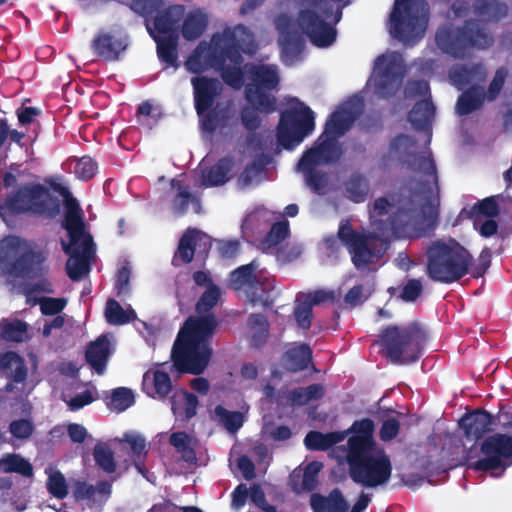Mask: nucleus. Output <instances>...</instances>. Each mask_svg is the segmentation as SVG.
Returning a JSON list of instances; mask_svg holds the SVG:
<instances>
[{"label": "nucleus", "mask_w": 512, "mask_h": 512, "mask_svg": "<svg viewBox=\"0 0 512 512\" xmlns=\"http://www.w3.org/2000/svg\"><path fill=\"white\" fill-rule=\"evenodd\" d=\"M404 74L402 56L396 52H387L376 59L366 91L379 98H386L399 88Z\"/></svg>", "instance_id": "12"}, {"label": "nucleus", "mask_w": 512, "mask_h": 512, "mask_svg": "<svg viewBox=\"0 0 512 512\" xmlns=\"http://www.w3.org/2000/svg\"><path fill=\"white\" fill-rule=\"evenodd\" d=\"M64 198V227L69 236V243L62 241V248L69 259L66 270L72 280H79L90 271L91 261L95 255L92 238L84 231L82 211L77 200L72 197L67 187H55Z\"/></svg>", "instance_id": "6"}, {"label": "nucleus", "mask_w": 512, "mask_h": 512, "mask_svg": "<svg viewBox=\"0 0 512 512\" xmlns=\"http://www.w3.org/2000/svg\"><path fill=\"white\" fill-rule=\"evenodd\" d=\"M348 197L354 202L364 201L368 193V184L365 178L360 176L352 177L347 183Z\"/></svg>", "instance_id": "48"}, {"label": "nucleus", "mask_w": 512, "mask_h": 512, "mask_svg": "<svg viewBox=\"0 0 512 512\" xmlns=\"http://www.w3.org/2000/svg\"><path fill=\"white\" fill-rule=\"evenodd\" d=\"M322 468L323 464L318 461H313L306 465L302 473L301 490L310 491L316 486L317 476Z\"/></svg>", "instance_id": "51"}, {"label": "nucleus", "mask_w": 512, "mask_h": 512, "mask_svg": "<svg viewBox=\"0 0 512 512\" xmlns=\"http://www.w3.org/2000/svg\"><path fill=\"white\" fill-rule=\"evenodd\" d=\"M476 10L482 21H498L507 13V7L497 0H481Z\"/></svg>", "instance_id": "38"}, {"label": "nucleus", "mask_w": 512, "mask_h": 512, "mask_svg": "<svg viewBox=\"0 0 512 512\" xmlns=\"http://www.w3.org/2000/svg\"><path fill=\"white\" fill-rule=\"evenodd\" d=\"M219 297L218 287L209 285L197 303L198 315L190 317L180 330L172 350L174 365L180 372L200 374L206 368L211 355L208 339L216 327L209 311Z\"/></svg>", "instance_id": "3"}, {"label": "nucleus", "mask_w": 512, "mask_h": 512, "mask_svg": "<svg viewBox=\"0 0 512 512\" xmlns=\"http://www.w3.org/2000/svg\"><path fill=\"white\" fill-rule=\"evenodd\" d=\"M1 335L9 341L20 342L26 338L27 325L19 320L3 321L0 324Z\"/></svg>", "instance_id": "46"}, {"label": "nucleus", "mask_w": 512, "mask_h": 512, "mask_svg": "<svg viewBox=\"0 0 512 512\" xmlns=\"http://www.w3.org/2000/svg\"><path fill=\"white\" fill-rule=\"evenodd\" d=\"M302 253V247L299 245L280 246L277 249L276 256L281 262H289L297 259Z\"/></svg>", "instance_id": "61"}, {"label": "nucleus", "mask_w": 512, "mask_h": 512, "mask_svg": "<svg viewBox=\"0 0 512 512\" xmlns=\"http://www.w3.org/2000/svg\"><path fill=\"white\" fill-rule=\"evenodd\" d=\"M390 158L416 173L419 182L413 199H377L370 210L373 233L355 232L348 222H341L338 237L347 248L357 269L376 264L395 237H421L434 228L438 217L439 191L434 161L428 150L420 151L408 135L395 137L389 148Z\"/></svg>", "instance_id": "1"}, {"label": "nucleus", "mask_w": 512, "mask_h": 512, "mask_svg": "<svg viewBox=\"0 0 512 512\" xmlns=\"http://www.w3.org/2000/svg\"><path fill=\"white\" fill-rule=\"evenodd\" d=\"M0 470L6 473L16 472L23 476L32 475V466L23 457L10 454L0 460Z\"/></svg>", "instance_id": "41"}, {"label": "nucleus", "mask_w": 512, "mask_h": 512, "mask_svg": "<svg viewBox=\"0 0 512 512\" xmlns=\"http://www.w3.org/2000/svg\"><path fill=\"white\" fill-rule=\"evenodd\" d=\"M240 51L252 53V35L242 25L227 28L213 35L210 43L201 42L185 62L191 73H202L209 68L221 71L223 80L234 88H240L244 75L248 74L246 106L242 121L246 128L255 129L259 124L260 113L275 110V98L266 91L275 89L279 82L276 66H245L241 69Z\"/></svg>", "instance_id": "2"}, {"label": "nucleus", "mask_w": 512, "mask_h": 512, "mask_svg": "<svg viewBox=\"0 0 512 512\" xmlns=\"http://www.w3.org/2000/svg\"><path fill=\"white\" fill-rule=\"evenodd\" d=\"M474 227L484 237H490L497 231V223L493 218H482L480 216H476L474 220Z\"/></svg>", "instance_id": "59"}, {"label": "nucleus", "mask_w": 512, "mask_h": 512, "mask_svg": "<svg viewBox=\"0 0 512 512\" xmlns=\"http://www.w3.org/2000/svg\"><path fill=\"white\" fill-rule=\"evenodd\" d=\"M485 78V70L477 65L471 69L465 67L455 68L450 73V79L459 89L472 85L471 89L464 92L457 102V112L465 115L480 106L483 101V91L477 85Z\"/></svg>", "instance_id": "14"}, {"label": "nucleus", "mask_w": 512, "mask_h": 512, "mask_svg": "<svg viewBox=\"0 0 512 512\" xmlns=\"http://www.w3.org/2000/svg\"><path fill=\"white\" fill-rule=\"evenodd\" d=\"M263 171V163L260 160H253L246 164L245 169L238 178V185L247 188L260 182Z\"/></svg>", "instance_id": "44"}, {"label": "nucleus", "mask_w": 512, "mask_h": 512, "mask_svg": "<svg viewBox=\"0 0 512 512\" xmlns=\"http://www.w3.org/2000/svg\"><path fill=\"white\" fill-rule=\"evenodd\" d=\"M314 113L303 103L293 100L281 114L277 141L285 149H293L314 130Z\"/></svg>", "instance_id": "11"}, {"label": "nucleus", "mask_w": 512, "mask_h": 512, "mask_svg": "<svg viewBox=\"0 0 512 512\" xmlns=\"http://www.w3.org/2000/svg\"><path fill=\"white\" fill-rule=\"evenodd\" d=\"M0 373L14 382H22L26 377L23 360L14 352L0 356Z\"/></svg>", "instance_id": "28"}, {"label": "nucleus", "mask_w": 512, "mask_h": 512, "mask_svg": "<svg viewBox=\"0 0 512 512\" xmlns=\"http://www.w3.org/2000/svg\"><path fill=\"white\" fill-rule=\"evenodd\" d=\"M361 110L359 98L342 104L327 121L325 131L316 145L300 159L297 170L304 174L307 185L316 193H324L328 184V178L321 173L320 167L339 157L340 150L336 139L351 127Z\"/></svg>", "instance_id": "5"}, {"label": "nucleus", "mask_w": 512, "mask_h": 512, "mask_svg": "<svg viewBox=\"0 0 512 512\" xmlns=\"http://www.w3.org/2000/svg\"><path fill=\"white\" fill-rule=\"evenodd\" d=\"M414 332L407 328L389 327L383 331L380 343L386 356L393 362L408 363L419 356V347Z\"/></svg>", "instance_id": "16"}, {"label": "nucleus", "mask_w": 512, "mask_h": 512, "mask_svg": "<svg viewBox=\"0 0 512 512\" xmlns=\"http://www.w3.org/2000/svg\"><path fill=\"white\" fill-rule=\"evenodd\" d=\"M475 217L493 218L498 213V207L494 199L487 198L473 208Z\"/></svg>", "instance_id": "57"}, {"label": "nucleus", "mask_w": 512, "mask_h": 512, "mask_svg": "<svg viewBox=\"0 0 512 512\" xmlns=\"http://www.w3.org/2000/svg\"><path fill=\"white\" fill-rule=\"evenodd\" d=\"M133 391L125 387H119L112 391L108 407L111 410L122 412L134 404Z\"/></svg>", "instance_id": "42"}, {"label": "nucleus", "mask_w": 512, "mask_h": 512, "mask_svg": "<svg viewBox=\"0 0 512 512\" xmlns=\"http://www.w3.org/2000/svg\"><path fill=\"white\" fill-rule=\"evenodd\" d=\"M66 306V300L61 298H42L40 300V309L43 314L55 315L61 312Z\"/></svg>", "instance_id": "56"}, {"label": "nucleus", "mask_w": 512, "mask_h": 512, "mask_svg": "<svg viewBox=\"0 0 512 512\" xmlns=\"http://www.w3.org/2000/svg\"><path fill=\"white\" fill-rule=\"evenodd\" d=\"M249 334L254 345L265 339L268 331L266 319L261 315H252L248 322Z\"/></svg>", "instance_id": "49"}, {"label": "nucleus", "mask_w": 512, "mask_h": 512, "mask_svg": "<svg viewBox=\"0 0 512 512\" xmlns=\"http://www.w3.org/2000/svg\"><path fill=\"white\" fill-rule=\"evenodd\" d=\"M294 315L298 326L302 329H308L311 325L312 307L299 296L297 298Z\"/></svg>", "instance_id": "53"}, {"label": "nucleus", "mask_w": 512, "mask_h": 512, "mask_svg": "<svg viewBox=\"0 0 512 512\" xmlns=\"http://www.w3.org/2000/svg\"><path fill=\"white\" fill-rule=\"evenodd\" d=\"M324 394V388L320 384H313L307 388H299L291 391L288 400L292 405H305L320 399Z\"/></svg>", "instance_id": "37"}, {"label": "nucleus", "mask_w": 512, "mask_h": 512, "mask_svg": "<svg viewBox=\"0 0 512 512\" xmlns=\"http://www.w3.org/2000/svg\"><path fill=\"white\" fill-rule=\"evenodd\" d=\"M207 26V17L200 11L188 13L182 25V35L186 40H194L200 37Z\"/></svg>", "instance_id": "31"}, {"label": "nucleus", "mask_w": 512, "mask_h": 512, "mask_svg": "<svg viewBox=\"0 0 512 512\" xmlns=\"http://www.w3.org/2000/svg\"><path fill=\"white\" fill-rule=\"evenodd\" d=\"M428 4L425 0H395L390 13L388 31L405 45L421 39L428 26Z\"/></svg>", "instance_id": "8"}, {"label": "nucleus", "mask_w": 512, "mask_h": 512, "mask_svg": "<svg viewBox=\"0 0 512 512\" xmlns=\"http://www.w3.org/2000/svg\"><path fill=\"white\" fill-rule=\"evenodd\" d=\"M311 360V350L307 345H300L290 349L285 357L284 364L288 370L299 371L307 367Z\"/></svg>", "instance_id": "34"}, {"label": "nucleus", "mask_w": 512, "mask_h": 512, "mask_svg": "<svg viewBox=\"0 0 512 512\" xmlns=\"http://www.w3.org/2000/svg\"><path fill=\"white\" fill-rule=\"evenodd\" d=\"M135 312L131 307L124 309L121 305L110 299L106 303L105 318L112 325H123L135 318Z\"/></svg>", "instance_id": "35"}, {"label": "nucleus", "mask_w": 512, "mask_h": 512, "mask_svg": "<svg viewBox=\"0 0 512 512\" xmlns=\"http://www.w3.org/2000/svg\"><path fill=\"white\" fill-rule=\"evenodd\" d=\"M240 160L239 156L225 157L209 170H202L201 185L213 187L225 184L233 176Z\"/></svg>", "instance_id": "21"}, {"label": "nucleus", "mask_w": 512, "mask_h": 512, "mask_svg": "<svg viewBox=\"0 0 512 512\" xmlns=\"http://www.w3.org/2000/svg\"><path fill=\"white\" fill-rule=\"evenodd\" d=\"M471 264V254L454 239L436 240L428 247L427 273L435 281H457L468 273Z\"/></svg>", "instance_id": "7"}, {"label": "nucleus", "mask_w": 512, "mask_h": 512, "mask_svg": "<svg viewBox=\"0 0 512 512\" xmlns=\"http://www.w3.org/2000/svg\"><path fill=\"white\" fill-rule=\"evenodd\" d=\"M399 421L395 418H388L384 421L380 429V437L383 441H389L393 439L399 431Z\"/></svg>", "instance_id": "63"}, {"label": "nucleus", "mask_w": 512, "mask_h": 512, "mask_svg": "<svg viewBox=\"0 0 512 512\" xmlns=\"http://www.w3.org/2000/svg\"><path fill=\"white\" fill-rule=\"evenodd\" d=\"M172 411L178 419H189L196 414L197 398L186 391L176 392L171 400Z\"/></svg>", "instance_id": "29"}, {"label": "nucleus", "mask_w": 512, "mask_h": 512, "mask_svg": "<svg viewBox=\"0 0 512 512\" xmlns=\"http://www.w3.org/2000/svg\"><path fill=\"white\" fill-rule=\"evenodd\" d=\"M191 84L194 90L195 107L201 118L202 128L206 131H213L216 129V124L207 112L215 97L220 93L222 85L218 80L206 77H194Z\"/></svg>", "instance_id": "18"}, {"label": "nucleus", "mask_w": 512, "mask_h": 512, "mask_svg": "<svg viewBox=\"0 0 512 512\" xmlns=\"http://www.w3.org/2000/svg\"><path fill=\"white\" fill-rule=\"evenodd\" d=\"M212 418L214 421L222 424L228 431H237L244 422V416L240 412H231L218 405L215 407Z\"/></svg>", "instance_id": "39"}, {"label": "nucleus", "mask_w": 512, "mask_h": 512, "mask_svg": "<svg viewBox=\"0 0 512 512\" xmlns=\"http://www.w3.org/2000/svg\"><path fill=\"white\" fill-rule=\"evenodd\" d=\"M51 197L47 189L42 186L21 189L16 197L0 202V216L8 222V212L18 213L32 211L44 213L48 209Z\"/></svg>", "instance_id": "17"}, {"label": "nucleus", "mask_w": 512, "mask_h": 512, "mask_svg": "<svg viewBox=\"0 0 512 512\" xmlns=\"http://www.w3.org/2000/svg\"><path fill=\"white\" fill-rule=\"evenodd\" d=\"M369 292L365 291L362 286L351 288L345 296V303L351 307L361 304L367 297Z\"/></svg>", "instance_id": "62"}, {"label": "nucleus", "mask_w": 512, "mask_h": 512, "mask_svg": "<svg viewBox=\"0 0 512 512\" xmlns=\"http://www.w3.org/2000/svg\"><path fill=\"white\" fill-rule=\"evenodd\" d=\"M184 14L182 5H174L155 18L147 21L146 27L157 43L159 58L169 65L176 66L177 61V24Z\"/></svg>", "instance_id": "10"}, {"label": "nucleus", "mask_w": 512, "mask_h": 512, "mask_svg": "<svg viewBox=\"0 0 512 512\" xmlns=\"http://www.w3.org/2000/svg\"><path fill=\"white\" fill-rule=\"evenodd\" d=\"M46 256L38 244L15 236L0 241V263L11 264V274L33 277L41 273Z\"/></svg>", "instance_id": "9"}, {"label": "nucleus", "mask_w": 512, "mask_h": 512, "mask_svg": "<svg viewBox=\"0 0 512 512\" xmlns=\"http://www.w3.org/2000/svg\"><path fill=\"white\" fill-rule=\"evenodd\" d=\"M34 430L32 422L28 419H18L11 422L9 431L16 439H28Z\"/></svg>", "instance_id": "54"}, {"label": "nucleus", "mask_w": 512, "mask_h": 512, "mask_svg": "<svg viewBox=\"0 0 512 512\" xmlns=\"http://www.w3.org/2000/svg\"><path fill=\"white\" fill-rule=\"evenodd\" d=\"M94 458L97 464L106 472L111 473L115 470L112 452L105 444L95 446Z\"/></svg>", "instance_id": "50"}, {"label": "nucleus", "mask_w": 512, "mask_h": 512, "mask_svg": "<svg viewBox=\"0 0 512 512\" xmlns=\"http://www.w3.org/2000/svg\"><path fill=\"white\" fill-rule=\"evenodd\" d=\"M493 419L487 412H475L463 417L460 426L469 438L477 439L490 430Z\"/></svg>", "instance_id": "27"}, {"label": "nucleus", "mask_w": 512, "mask_h": 512, "mask_svg": "<svg viewBox=\"0 0 512 512\" xmlns=\"http://www.w3.org/2000/svg\"><path fill=\"white\" fill-rule=\"evenodd\" d=\"M160 115V108L153 106L150 102H143L138 108L139 122L146 126L152 125V122L148 118H151L153 122H155L160 117Z\"/></svg>", "instance_id": "55"}, {"label": "nucleus", "mask_w": 512, "mask_h": 512, "mask_svg": "<svg viewBox=\"0 0 512 512\" xmlns=\"http://www.w3.org/2000/svg\"><path fill=\"white\" fill-rule=\"evenodd\" d=\"M120 442H125L130 446L137 471L148 479L145 468L140 463L142 455L146 453V443L144 438L137 433L129 432L124 434V437Z\"/></svg>", "instance_id": "36"}, {"label": "nucleus", "mask_w": 512, "mask_h": 512, "mask_svg": "<svg viewBox=\"0 0 512 512\" xmlns=\"http://www.w3.org/2000/svg\"><path fill=\"white\" fill-rule=\"evenodd\" d=\"M46 474L48 475L47 488L49 492L59 499L66 497L68 488L64 475L53 468L47 469Z\"/></svg>", "instance_id": "45"}, {"label": "nucleus", "mask_w": 512, "mask_h": 512, "mask_svg": "<svg viewBox=\"0 0 512 512\" xmlns=\"http://www.w3.org/2000/svg\"><path fill=\"white\" fill-rule=\"evenodd\" d=\"M169 442L184 461L189 463L194 462L196 459L195 447L197 445V441L194 437L184 432H175L170 436Z\"/></svg>", "instance_id": "32"}, {"label": "nucleus", "mask_w": 512, "mask_h": 512, "mask_svg": "<svg viewBox=\"0 0 512 512\" xmlns=\"http://www.w3.org/2000/svg\"><path fill=\"white\" fill-rule=\"evenodd\" d=\"M266 280V273L255 261L239 267L230 274V283L235 290L264 286Z\"/></svg>", "instance_id": "22"}, {"label": "nucleus", "mask_w": 512, "mask_h": 512, "mask_svg": "<svg viewBox=\"0 0 512 512\" xmlns=\"http://www.w3.org/2000/svg\"><path fill=\"white\" fill-rule=\"evenodd\" d=\"M373 430L374 423L370 419L354 422L347 450L342 451L343 455L334 451L339 463L346 460L349 464L352 480L371 488L385 485L392 474L390 458L375 445Z\"/></svg>", "instance_id": "4"}, {"label": "nucleus", "mask_w": 512, "mask_h": 512, "mask_svg": "<svg viewBox=\"0 0 512 512\" xmlns=\"http://www.w3.org/2000/svg\"><path fill=\"white\" fill-rule=\"evenodd\" d=\"M475 470L506 469L512 465V436L495 434L481 446V457L470 462Z\"/></svg>", "instance_id": "15"}, {"label": "nucleus", "mask_w": 512, "mask_h": 512, "mask_svg": "<svg viewBox=\"0 0 512 512\" xmlns=\"http://www.w3.org/2000/svg\"><path fill=\"white\" fill-rule=\"evenodd\" d=\"M347 432L320 433L316 431L309 432L305 437V445L310 450H326L332 445L343 441Z\"/></svg>", "instance_id": "30"}, {"label": "nucleus", "mask_w": 512, "mask_h": 512, "mask_svg": "<svg viewBox=\"0 0 512 512\" xmlns=\"http://www.w3.org/2000/svg\"><path fill=\"white\" fill-rule=\"evenodd\" d=\"M250 498L264 512H275L276 511L274 506L266 503L264 493L259 486H253L250 489Z\"/></svg>", "instance_id": "64"}, {"label": "nucleus", "mask_w": 512, "mask_h": 512, "mask_svg": "<svg viewBox=\"0 0 512 512\" xmlns=\"http://www.w3.org/2000/svg\"><path fill=\"white\" fill-rule=\"evenodd\" d=\"M72 164L74 165L73 172L75 173L76 177L81 180L91 179L97 171L96 163L87 156L72 160L70 165Z\"/></svg>", "instance_id": "47"}, {"label": "nucleus", "mask_w": 512, "mask_h": 512, "mask_svg": "<svg viewBox=\"0 0 512 512\" xmlns=\"http://www.w3.org/2000/svg\"><path fill=\"white\" fill-rule=\"evenodd\" d=\"M128 46L126 34L120 29L100 31L92 41L94 53L106 61H115Z\"/></svg>", "instance_id": "19"}, {"label": "nucleus", "mask_w": 512, "mask_h": 512, "mask_svg": "<svg viewBox=\"0 0 512 512\" xmlns=\"http://www.w3.org/2000/svg\"><path fill=\"white\" fill-rule=\"evenodd\" d=\"M62 399L67 403L71 410H79L92 403L96 399V389L92 386L80 385L74 383L71 388H67Z\"/></svg>", "instance_id": "24"}, {"label": "nucleus", "mask_w": 512, "mask_h": 512, "mask_svg": "<svg viewBox=\"0 0 512 512\" xmlns=\"http://www.w3.org/2000/svg\"><path fill=\"white\" fill-rule=\"evenodd\" d=\"M299 297L304 300L306 303H309L311 307L316 304H320L322 302H325L327 300L334 299L335 295L332 291H326V290H317L314 292H310L307 294H301Z\"/></svg>", "instance_id": "60"}, {"label": "nucleus", "mask_w": 512, "mask_h": 512, "mask_svg": "<svg viewBox=\"0 0 512 512\" xmlns=\"http://www.w3.org/2000/svg\"><path fill=\"white\" fill-rule=\"evenodd\" d=\"M73 496L77 500H89L96 503V489L84 482H76L73 488Z\"/></svg>", "instance_id": "58"}, {"label": "nucleus", "mask_w": 512, "mask_h": 512, "mask_svg": "<svg viewBox=\"0 0 512 512\" xmlns=\"http://www.w3.org/2000/svg\"><path fill=\"white\" fill-rule=\"evenodd\" d=\"M289 228L288 222L282 221L272 226L269 234L267 235L264 248L271 253L277 252V249L282 246L281 242L288 236Z\"/></svg>", "instance_id": "43"}, {"label": "nucleus", "mask_w": 512, "mask_h": 512, "mask_svg": "<svg viewBox=\"0 0 512 512\" xmlns=\"http://www.w3.org/2000/svg\"><path fill=\"white\" fill-rule=\"evenodd\" d=\"M269 220V211H267L265 208H256L245 217L242 228L244 231H253L254 229H257L262 223H267Z\"/></svg>", "instance_id": "52"}, {"label": "nucleus", "mask_w": 512, "mask_h": 512, "mask_svg": "<svg viewBox=\"0 0 512 512\" xmlns=\"http://www.w3.org/2000/svg\"><path fill=\"white\" fill-rule=\"evenodd\" d=\"M434 116V106L428 100H422L413 107L410 112L409 120L412 125L417 129L427 128Z\"/></svg>", "instance_id": "33"}, {"label": "nucleus", "mask_w": 512, "mask_h": 512, "mask_svg": "<svg viewBox=\"0 0 512 512\" xmlns=\"http://www.w3.org/2000/svg\"><path fill=\"white\" fill-rule=\"evenodd\" d=\"M310 504L314 512H347L348 503L339 490H333L328 496L314 494Z\"/></svg>", "instance_id": "25"}, {"label": "nucleus", "mask_w": 512, "mask_h": 512, "mask_svg": "<svg viewBox=\"0 0 512 512\" xmlns=\"http://www.w3.org/2000/svg\"><path fill=\"white\" fill-rule=\"evenodd\" d=\"M110 351L111 342L107 336L99 337L88 347L86 359L98 374L104 372Z\"/></svg>", "instance_id": "26"}, {"label": "nucleus", "mask_w": 512, "mask_h": 512, "mask_svg": "<svg viewBox=\"0 0 512 512\" xmlns=\"http://www.w3.org/2000/svg\"><path fill=\"white\" fill-rule=\"evenodd\" d=\"M172 186L177 187L178 194L174 200L173 209L176 213L183 214L188 210V206H192V210L194 213L201 212V205L199 200L189 194L186 190L181 189L180 181L172 180Z\"/></svg>", "instance_id": "40"}, {"label": "nucleus", "mask_w": 512, "mask_h": 512, "mask_svg": "<svg viewBox=\"0 0 512 512\" xmlns=\"http://www.w3.org/2000/svg\"><path fill=\"white\" fill-rule=\"evenodd\" d=\"M438 48L453 57H463L471 47L485 48L492 38L479 28L478 23H469L465 31L449 26L438 30L436 37Z\"/></svg>", "instance_id": "13"}, {"label": "nucleus", "mask_w": 512, "mask_h": 512, "mask_svg": "<svg viewBox=\"0 0 512 512\" xmlns=\"http://www.w3.org/2000/svg\"><path fill=\"white\" fill-rule=\"evenodd\" d=\"M143 389L153 397H164L171 390V380L165 371L149 370L143 376Z\"/></svg>", "instance_id": "23"}, {"label": "nucleus", "mask_w": 512, "mask_h": 512, "mask_svg": "<svg viewBox=\"0 0 512 512\" xmlns=\"http://www.w3.org/2000/svg\"><path fill=\"white\" fill-rule=\"evenodd\" d=\"M211 240L209 236L197 229H188L179 241L178 249L174 256V264L189 263L194 254L207 253L210 249Z\"/></svg>", "instance_id": "20"}]
</instances>
